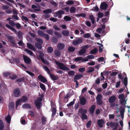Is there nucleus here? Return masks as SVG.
I'll list each match as a JSON object with an SVG mask.
<instances>
[{
	"mask_svg": "<svg viewBox=\"0 0 130 130\" xmlns=\"http://www.w3.org/2000/svg\"><path fill=\"white\" fill-rule=\"evenodd\" d=\"M28 100V98L27 96L26 95L23 96L21 99H19L16 101L15 104L16 108H17L19 105H21V103L22 102L23 103L26 102Z\"/></svg>",
	"mask_w": 130,
	"mask_h": 130,
	"instance_id": "f257e3e1",
	"label": "nucleus"
},
{
	"mask_svg": "<svg viewBox=\"0 0 130 130\" xmlns=\"http://www.w3.org/2000/svg\"><path fill=\"white\" fill-rule=\"evenodd\" d=\"M55 63L58 66L59 68L61 70L65 71H68L70 70V69L66 67L63 63L57 61H55Z\"/></svg>",
	"mask_w": 130,
	"mask_h": 130,
	"instance_id": "f03ea898",
	"label": "nucleus"
},
{
	"mask_svg": "<svg viewBox=\"0 0 130 130\" xmlns=\"http://www.w3.org/2000/svg\"><path fill=\"white\" fill-rule=\"evenodd\" d=\"M116 100V97L114 96H110L108 99V102L110 103V106L114 107L115 106V103H114Z\"/></svg>",
	"mask_w": 130,
	"mask_h": 130,
	"instance_id": "7ed1b4c3",
	"label": "nucleus"
},
{
	"mask_svg": "<svg viewBox=\"0 0 130 130\" xmlns=\"http://www.w3.org/2000/svg\"><path fill=\"white\" fill-rule=\"evenodd\" d=\"M89 46L88 45H86L83 46L81 47V49L79 52V54L80 55H82L83 54H85L87 49L88 48Z\"/></svg>",
	"mask_w": 130,
	"mask_h": 130,
	"instance_id": "20e7f679",
	"label": "nucleus"
},
{
	"mask_svg": "<svg viewBox=\"0 0 130 130\" xmlns=\"http://www.w3.org/2000/svg\"><path fill=\"white\" fill-rule=\"evenodd\" d=\"M102 96L101 94H99L97 96L96 99L97 105H100L102 104L103 102L102 100Z\"/></svg>",
	"mask_w": 130,
	"mask_h": 130,
	"instance_id": "39448f33",
	"label": "nucleus"
},
{
	"mask_svg": "<svg viewBox=\"0 0 130 130\" xmlns=\"http://www.w3.org/2000/svg\"><path fill=\"white\" fill-rule=\"evenodd\" d=\"M83 40L81 38H79L76 40H74L72 42V44L74 46H76L82 43Z\"/></svg>",
	"mask_w": 130,
	"mask_h": 130,
	"instance_id": "423d86ee",
	"label": "nucleus"
},
{
	"mask_svg": "<svg viewBox=\"0 0 130 130\" xmlns=\"http://www.w3.org/2000/svg\"><path fill=\"white\" fill-rule=\"evenodd\" d=\"M21 94V92L19 88H17L13 90V95L16 97H19Z\"/></svg>",
	"mask_w": 130,
	"mask_h": 130,
	"instance_id": "0eeeda50",
	"label": "nucleus"
},
{
	"mask_svg": "<svg viewBox=\"0 0 130 130\" xmlns=\"http://www.w3.org/2000/svg\"><path fill=\"white\" fill-rule=\"evenodd\" d=\"M7 38L9 42L12 44L13 45H17V44L15 43V40L13 39V37L8 36H7Z\"/></svg>",
	"mask_w": 130,
	"mask_h": 130,
	"instance_id": "6e6552de",
	"label": "nucleus"
},
{
	"mask_svg": "<svg viewBox=\"0 0 130 130\" xmlns=\"http://www.w3.org/2000/svg\"><path fill=\"white\" fill-rule=\"evenodd\" d=\"M23 59L25 63L27 64H29L31 62V60L30 58L25 55H23Z\"/></svg>",
	"mask_w": 130,
	"mask_h": 130,
	"instance_id": "1a4fd4ad",
	"label": "nucleus"
},
{
	"mask_svg": "<svg viewBox=\"0 0 130 130\" xmlns=\"http://www.w3.org/2000/svg\"><path fill=\"white\" fill-rule=\"evenodd\" d=\"M34 104L37 109H40L42 106V103L41 102L37 101L35 100L34 102Z\"/></svg>",
	"mask_w": 130,
	"mask_h": 130,
	"instance_id": "9d476101",
	"label": "nucleus"
},
{
	"mask_svg": "<svg viewBox=\"0 0 130 130\" xmlns=\"http://www.w3.org/2000/svg\"><path fill=\"white\" fill-rule=\"evenodd\" d=\"M38 34L40 36L44 37L47 41L49 40L50 38L49 36L45 33H38Z\"/></svg>",
	"mask_w": 130,
	"mask_h": 130,
	"instance_id": "9b49d317",
	"label": "nucleus"
},
{
	"mask_svg": "<svg viewBox=\"0 0 130 130\" xmlns=\"http://www.w3.org/2000/svg\"><path fill=\"white\" fill-rule=\"evenodd\" d=\"M38 79L43 83H45L47 81L45 78L42 75H40L38 76Z\"/></svg>",
	"mask_w": 130,
	"mask_h": 130,
	"instance_id": "f8f14e48",
	"label": "nucleus"
},
{
	"mask_svg": "<svg viewBox=\"0 0 130 130\" xmlns=\"http://www.w3.org/2000/svg\"><path fill=\"white\" fill-rule=\"evenodd\" d=\"M80 103L82 105H84L86 104V100L84 97H81L80 99Z\"/></svg>",
	"mask_w": 130,
	"mask_h": 130,
	"instance_id": "ddd939ff",
	"label": "nucleus"
},
{
	"mask_svg": "<svg viewBox=\"0 0 130 130\" xmlns=\"http://www.w3.org/2000/svg\"><path fill=\"white\" fill-rule=\"evenodd\" d=\"M97 123L99 126L100 127H102L103 124L105 123L104 120L102 119H99L97 121Z\"/></svg>",
	"mask_w": 130,
	"mask_h": 130,
	"instance_id": "4468645a",
	"label": "nucleus"
},
{
	"mask_svg": "<svg viewBox=\"0 0 130 130\" xmlns=\"http://www.w3.org/2000/svg\"><path fill=\"white\" fill-rule=\"evenodd\" d=\"M27 47L29 49L32 50L34 51L36 50V49L35 48L34 46L31 44L29 43H27Z\"/></svg>",
	"mask_w": 130,
	"mask_h": 130,
	"instance_id": "2eb2a0df",
	"label": "nucleus"
},
{
	"mask_svg": "<svg viewBox=\"0 0 130 130\" xmlns=\"http://www.w3.org/2000/svg\"><path fill=\"white\" fill-rule=\"evenodd\" d=\"M83 77V76L82 75L77 74L74 76V80H78Z\"/></svg>",
	"mask_w": 130,
	"mask_h": 130,
	"instance_id": "dca6fc26",
	"label": "nucleus"
},
{
	"mask_svg": "<svg viewBox=\"0 0 130 130\" xmlns=\"http://www.w3.org/2000/svg\"><path fill=\"white\" fill-rule=\"evenodd\" d=\"M95 108L96 105H93L91 106L89 109L91 113H92L94 112Z\"/></svg>",
	"mask_w": 130,
	"mask_h": 130,
	"instance_id": "f3484780",
	"label": "nucleus"
},
{
	"mask_svg": "<svg viewBox=\"0 0 130 130\" xmlns=\"http://www.w3.org/2000/svg\"><path fill=\"white\" fill-rule=\"evenodd\" d=\"M64 45L62 43H59L57 45V48L59 50H62L64 48Z\"/></svg>",
	"mask_w": 130,
	"mask_h": 130,
	"instance_id": "a211bd4d",
	"label": "nucleus"
},
{
	"mask_svg": "<svg viewBox=\"0 0 130 130\" xmlns=\"http://www.w3.org/2000/svg\"><path fill=\"white\" fill-rule=\"evenodd\" d=\"M107 5L105 2L101 3V8L102 9H105L107 7Z\"/></svg>",
	"mask_w": 130,
	"mask_h": 130,
	"instance_id": "6ab92c4d",
	"label": "nucleus"
},
{
	"mask_svg": "<svg viewBox=\"0 0 130 130\" xmlns=\"http://www.w3.org/2000/svg\"><path fill=\"white\" fill-rule=\"evenodd\" d=\"M52 113L51 115V117L53 118L55 115L56 112V109L55 107H53L52 108Z\"/></svg>",
	"mask_w": 130,
	"mask_h": 130,
	"instance_id": "aec40b11",
	"label": "nucleus"
},
{
	"mask_svg": "<svg viewBox=\"0 0 130 130\" xmlns=\"http://www.w3.org/2000/svg\"><path fill=\"white\" fill-rule=\"evenodd\" d=\"M23 108L30 109L31 107L30 105L28 104L25 103L22 106Z\"/></svg>",
	"mask_w": 130,
	"mask_h": 130,
	"instance_id": "412c9836",
	"label": "nucleus"
},
{
	"mask_svg": "<svg viewBox=\"0 0 130 130\" xmlns=\"http://www.w3.org/2000/svg\"><path fill=\"white\" fill-rule=\"evenodd\" d=\"M50 76L51 79L53 80H57L58 78V77L54 74H50Z\"/></svg>",
	"mask_w": 130,
	"mask_h": 130,
	"instance_id": "4be33fe9",
	"label": "nucleus"
},
{
	"mask_svg": "<svg viewBox=\"0 0 130 130\" xmlns=\"http://www.w3.org/2000/svg\"><path fill=\"white\" fill-rule=\"evenodd\" d=\"M87 112V110L85 109L80 108L79 109L78 112L82 114V113H86Z\"/></svg>",
	"mask_w": 130,
	"mask_h": 130,
	"instance_id": "5701e85b",
	"label": "nucleus"
},
{
	"mask_svg": "<svg viewBox=\"0 0 130 130\" xmlns=\"http://www.w3.org/2000/svg\"><path fill=\"white\" fill-rule=\"evenodd\" d=\"M94 71V68L93 67H88V70H87V72L90 73Z\"/></svg>",
	"mask_w": 130,
	"mask_h": 130,
	"instance_id": "b1692460",
	"label": "nucleus"
},
{
	"mask_svg": "<svg viewBox=\"0 0 130 130\" xmlns=\"http://www.w3.org/2000/svg\"><path fill=\"white\" fill-rule=\"evenodd\" d=\"M43 68L46 71L47 74L50 75V74H51L50 73V71L49 68L46 66H43Z\"/></svg>",
	"mask_w": 130,
	"mask_h": 130,
	"instance_id": "393cba45",
	"label": "nucleus"
},
{
	"mask_svg": "<svg viewBox=\"0 0 130 130\" xmlns=\"http://www.w3.org/2000/svg\"><path fill=\"white\" fill-rule=\"evenodd\" d=\"M4 127V125L2 120L0 119V130H3Z\"/></svg>",
	"mask_w": 130,
	"mask_h": 130,
	"instance_id": "a878e982",
	"label": "nucleus"
},
{
	"mask_svg": "<svg viewBox=\"0 0 130 130\" xmlns=\"http://www.w3.org/2000/svg\"><path fill=\"white\" fill-rule=\"evenodd\" d=\"M41 123L42 124H45L46 121V118L43 116L41 117Z\"/></svg>",
	"mask_w": 130,
	"mask_h": 130,
	"instance_id": "bb28decb",
	"label": "nucleus"
},
{
	"mask_svg": "<svg viewBox=\"0 0 130 130\" xmlns=\"http://www.w3.org/2000/svg\"><path fill=\"white\" fill-rule=\"evenodd\" d=\"M42 44L38 43H35V47L38 49L39 50H40L42 49Z\"/></svg>",
	"mask_w": 130,
	"mask_h": 130,
	"instance_id": "cd10ccee",
	"label": "nucleus"
},
{
	"mask_svg": "<svg viewBox=\"0 0 130 130\" xmlns=\"http://www.w3.org/2000/svg\"><path fill=\"white\" fill-rule=\"evenodd\" d=\"M60 52L58 50H56L55 51V54L56 56L57 57H58L61 55Z\"/></svg>",
	"mask_w": 130,
	"mask_h": 130,
	"instance_id": "c85d7f7f",
	"label": "nucleus"
},
{
	"mask_svg": "<svg viewBox=\"0 0 130 130\" xmlns=\"http://www.w3.org/2000/svg\"><path fill=\"white\" fill-rule=\"evenodd\" d=\"M16 81L19 83L24 82H25V78L24 77H21L17 79Z\"/></svg>",
	"mask_w": 130,
	"mask_h": 130,
	"instance_id": "c756f323",
	"label": "nucleus"
},
{
	"mask_svg": "<svg viewBox=\"0 0 130 130\" xmlns=\"http://www.w3.org/2000/svg\"><path fill=\"white\" fill-rule=\"evenodd\" d=\"M81 118L82 120L87 119H88L87 116L85 113H82Z\"/></svg>",
	"mask_w": 130,
	"mask_h": 130,
	"instance_id": "7c9ffc66",
	"label": "nucleus"
},
{
	"mask_svg": "<svg viewBox=\"0 0 130 130\" xmlns=\"http://www.w3.org/2000/svg\"><path fill=\"white\" fill-rule=\"evenodd\" d=\"M39 57L41 59V60L42 59H44L43 58L44 56V54L43 53L40 51H39Z\"/></svg>",
	"mask_w": 130,
	"mask_h": 130,
	"instance_id": "2f4dec72",
	"label": "nucleus"
},
{
	"mask_svg": "<svg viewBox=\"0 0 130 130\" xmlns=\"http://www.w3.org/2000/svg\"><path fill=\"white\" fill-rule=\"evenodd\" d=\"M121 110L120 111V115L122 118H123L124 117V109L122 107L121 108Z\"/></svg>",
	"mask_w": 130,
	"mask_h": 130,
	"instance_id": "473e14b6",
	"label": "nucleus"
},
{
	"mask_svg": "<svg viewBox=\"0 0 130 130\" xmlns=\"http://www.w3.org/2000/svg\"><path fill=\"white\" fill-rule=\"evenodd\" d=\"M11 119V116L10 115H8L7 117L6 118L5 120L7 123H10Z\"/></svg>",
	"mask_w": 130,
	"mask_h": 130,
	"instance_id": "72a5a7b5",
	"label": "nucleus"
},
{
	"mask_svg": "<svg viewBox=\"0 0 130 130\" xmlns=\"http://www.w3.org/2000/svg\"><path fill=\"white\" fill-rule=\"evenodd\" d=\"M75 50V48L71 46L69 47L68 48V51L70 52H73Z\"/></svg>",
	"mask_w": 130,
	"mask_h": 130,
	"instance_id": "f704fd0d",
	"label": "nucleus"
},
{
	"mask_svg": "<svg viewBox=\"0 0 130 130\" xmlns=\"http://www.w3.org/2000/svg\"><path fill=\"white\" fill-rule=\"evenodd\" d=\"M37 43L42 44L43 42L42 40L40 38H38L36 39Z\"/></svg>",
	"mask_w": 130,
	"mask_h": 130,
	"instance_id": "c9c22d12",
	"label": "nucleus"
},
{
	"mask_svg": "<svg viewBox=\"0 0 130 130\" xmlns=\"http://www.w3.org/2000/svg\"><path fill=\"white\" fill-rule=\"evenodd\" d=\"M28 54L30 55L31 56H32L33 54V52L31 51L28 49H25L24 50Z\"/></svg>",
	"mask_w": 130,
	"mask_h": 130,
	"instance_id": "e433bc0d",
	"label": "nucleus"
},
{
	"mask_svg": "<svg viewBox=\"0 0 130 130\" xmlns=\"http://www.w3.org/2000/svg\"><path fill=\"white\" fill-rule=\"evenodd\" d=\"M41 60L43 63L47 65H48L49 64L48 61L46 60L44 58L42 59Z\"/></svg>",
	"mask_w": 130,
	"mask_h": 130,
	"instance_id": "4c0bfd02",
	"label": "nucleus"
},
{
	"mask_svg": "<svg viewBox=\"0 0 130 130\" xmlns=\"http://www.w3.org/2000/svg\"><path fill=\"white\" fill-rule=\"evenodd\" d=\"M6 26L8 28L10 29L11 30H12L14 32H15L16 31L15 30L14 28L10 26L8 24L6 25Z\"/></svg>",
	"mask_w": 130,
	"mask_h": 130,
	"instance_id": "58836bf2",
	"label": "nucleus"
},
{
	"mask_svg": "<svg viewBox=\"0 0 130 130\" xmlns=\"http://www.w3.org/2000/svg\"><path fill=\"white\" fill-rule=\"evenodd\" d=\"M40 88L44 91L46 90L45 87V85L43 84L40 83Z\"/></svg>",
	"mask_w": 130,
	"mask_h": 130,
	"instance_id": "ea45409f",
	"label": "nucleus"
},
{
	"mask_svg": "<svg viewBox=\"0 0 130 130\" xmlns=\"http://www.w3.org/2000/svg\"><path fill=\"white\" fill-rule=\"evenodd\" d=\"M14 107V104L13 103L11 102L9 104V107L10 109H12Z\"/></svg>",
	"mask_w": 130,
	"mask_h": 130,
	"instance_id": "a19ab883",
	"label": "nucleus"
},
{
	"mask_svg": "<svg viewBox=\"0 0 130 130\" xmlns=\"http://www.w3.org/2000/svg\"><path fill=\"white\" fill-rule=\"evenodd\" d=\"M76 10L75 8L73 7H71L70 10V12L71 13H74L75 12Z\"/></svg>",
	"mask_w": 130,
	"mask_h": 130,
	"instance_id": "79ce46f5",
	"label": "nucleus"
},
{
	"mask_svg": "<svg viewBox=\"0 0 130 130\" xmlns=\"http://www.w3.org/2000/svg\"><path fill=\"white\" fill-rule=\"evenodd\" d=\"M123 83L125 86H126L127 84V79L126 77H125L124 79Z\"/></svg>",
	"mask_w": 130,
	"mask_h": 130,
	"instance_id": "37998d69",
	"label": "nucleus"
},
{
	"mask_svg": "<svg viewBox=\"0 0 130 130\" xmlns=\"http://www.w3.org/2000/svg\"><path fill=\"white\" fill-rule=\"evenodd\" d=\"M75 72L73 71H69L68 72V74L69 76H73L74 75Z\"/></svg>",
	"mask_w": 130,
	"mask_h": 130,
	"instance_id": "c03bdc74",
	"label": "nucleus"
},
{
	"mask_svg": "<svg viewBox=\"0 0 130 130\" xmlns=\"http://www.w3.org/2000/svg\"><path fill=\"white\" fill-rule=\"evenodd\" d=\"M47 51L49 53H52L53 51V48L51 47H48L47 49Z\"/></svg>",
	"mask_w": 130,
	"mask_h": 130,
	"instance_id": "a18cd8bd",
	"label": "nucleus"
},
{
	"mask_svg": "<svg viewBox=\"0 0 130 130\" xmlns=\"http://www.w3.org/2000/svg\"><path fill=\"white\" fill-rule=\"evenodd\" d=\"M57 38L54 37H53L51 39V41L52 42L54 43H56L57 41Z\"/></svg>",
	"mask_w": 130,
	"mask_h": 130,
	"instance_id": "49530a36",
	"label": "nucleus"
},
{
	"mask_svg": "<svg viewBox=\"0 0 130 130\" xmlns=\"http://www.w3.org/2000/svg\"><path fill=\"white\" fill-rule=\"evenodd\" d=\"M97 49L96 48H94L91 51L90 54H95L96 53Z\"/></svg>",
	"mask_w": 130,
	"mask_h": 130,
	"instance_id": "de8ad7c7",
	"label": "nucleus"
},
{
	"mask_svg": "<svg viewBox=\"0 0 130 130\" xmlns=\"http://www.w3.org/2000/svg\"><path fill=\"white\" fill-rule=\"evenodd\" d=\"M120 103L122 105H125L126 104V101L125 100V99L120 100Z\"/></svg>",
	"mask_w": 130,
	"mask_h": 130,
	"instance_id": "09e8293b",
	"label": "nucleus"
},
{
	"mask_svg": "<svg viewBox=\"0 0 130 130\" xmlns=\"http://www.w3.org/2000/svg\"><path fill=\"white\" fill-rule=\"evenodd\" d=\"M75 100V99H74L73 101L70 102L69 104H67V106L69 107L74 105V104Z\"/></svg>",
	"mask_w": 130,
	"mask_h": 130,
	"instance_id": "8fccbe9b",
	"label": "nucleus"
},
{
	"mask_svg": "<svg viewBox=\"0 0 130 130\" xmlns=\"http://www.w3.org/2000/svg\"><path fill=\"white\" fill-rule=\"evenodd\" d=\"M90 19L91 20L92 23L94 24V19L92 15H91L89 17Z\"/></svg>",
	"mask_w": 130,
	"mask_h": 130,
	"instance_id": "3c124183",
	"label": "nucleus"
},
{
	"mask_svg": "<svg viewBox=\"0 0 130 130\" xmlns=\"http://www.w3.org/2000/svg\"><path fill=\"white\" fill-rule=\"evenodd\" d=\"M64 20L66 21H70L71 20V17L68 16H66L64 18Z\"/></svg>",
	"mask_w": 130,
	"mask_h": 130,
	"instance_id": "603ef678",
	"label": "nucleus"
},
{
	"mask_svg": "<svg viewBox=\"0 0 130 130\" xmlns=\"http://www.w3.org/2000/svg\"><path fill=\"white\" fill-rule=\"evenodd\" d=\"M10 78L12 80H15L17 78V76L16 75H13L12 76H10Z\"/></svg>",
	"mask_w": 130,
	"mask_h": 130,
	"instance_id": "864d4df0",
	"label": "nucleus"
},
{
	"mask_svg": "<svg viewBox=\"0 0 130 130\" xmlns=\"http://www.w3.org/2000/svg\"><path fill=\"white\" fill-rule=\"evenodd\" d=\"M82 59V57H77L75 58L74 60L75 61L78 62L81 61Z\"/></svg>",
	"mask_w": 130,
	"mask_h": 130,
	"instance_id": "5fc2aeb1",
	"label": "nucleus"
},
{
	"mask_svg": "<svg viewBox=\"0 0 130 130\" xmlns=\"http://www.w3.org/2000/svg\"><path fill=\"white\" fill-rule=\"evenodd\" d=\"M91 120L89 121L87 123L86 127L87 128L90 127L91 124Z\"/></svg>",
	"mask_w": 130,
	"mask_h": 130,
	"instance_id": "6e6d98bb",
	"label": "nucleus"
},
{
	"mask_svg": "<svg viewBox=\"0 0 130 130\" xmlns=\"http://www.w3.org/2000/svg\"><path fill=\"white\" fill-rule=\"evenodd\" d=\"M124 96L123 94H121L119 95L118 98L120 100L124 99Z\"/></svg>",
	"mask_w": 130,
	"mask_h": 130,
	"instance_id": "4d7b16f0",
	"label": "nucleus"
},
{
	"mask_svg": "<svg viewBox=\"0 0 130 130\" xmlns=\"http://www.w3.org/2000/svg\"><path fill=\"white\" fill-rule=\"evenodd\" d=\"M37 7L35 5H33L32 6V8L33 9H35V10L37 11H39L40 10L39 9H37Z\"/></svg>",
	"mask_w": 130,
	"mask_h": 130,
	"instance_id": "13d9d810",
	"label": "nucleus"
},
{
	"mask_svg": "<svg viewBox=\"0 0 130 130\" xmlns=\"http://www.w3.org/2000/svg\"><path fill=\"white\" fill-rule=\"evenodd\" d=\"M90 36V35L89 33H87L83 35V37L87 38H89Z\"/></svg>",
	"mask_w": 130,
	"mask_h": 130,
	"instance_id": "bf43d9fd",
	"label": "nucleus"
},
{
	"mask_svg": "<svg viewBox=\"0 0 130 130\" xmlns=\"http://www.w3.org/2000/svg\"><path fill=\"white\" fill-rule=\"evenodd\" d=\"M66 4L68 5H71L74 4V2L72 1H69L66 2Z\"/></svg>",
	"mask_w": 130,
	"mask_h": 130,
	"instance_id": "052dcab7",
	"label": "nucleus"
},
{
	"mask_svg": "<svg viewBox=\"0 0 130 130\" xmlns=\"http://www.w3.org/2000/svg\"><path fill=\"white\" fill-rule=\"evenodd\" d=\"M85 70V68L84 67L78 69L79 71L80 72H84Z\"/></svg>",
	"mask_w": 130,
	"mask_h": 130,
	"instance_id": "680f3d73",
	"label": "nucleus"
},
{
	"mask_svg": "<svg viewBox=\"0 0 130 130\" xmlns=\"http://www.w3.org/2000/svg\"><path fill=\"white\" fill-rule=\"evenodd\" d=\"M110 127L111 128H112L114 127L116 125V122L113 123L112 122H110Z\"/></svg>",
	"mask_w": 130,
	"mask_h": 130,
	"instance_id": "e2e57ef3",
	"label": "nucleus"
},
{
	"mask_svg": "<svg viewBox=\"0 0 130 130\" xmlns=\"http://www.w3.org/2000/svg\"><path fill=\"white\" fill-rule=\"evenodd\" d=\"M64 13V12L63 10H59L56 12V14H58L60 15Z\"/></svg>",
	"mask_w": 130,
	"mask_h": 130,
	"instance_id": "0e129e2a",
	"label": "nucleus"
},
{
	"mask_svg": "<svg viewBox=\"0 0 130 130\" xmlns=\"http://www.w3.org/2000/svg\"><path fill=\"white\" fill-rule=\"evenodd\" d=\"M101 79L99 77L95 80L96 84H99L100 83V79Z\"/></svg>",
	"mask_w": 130,
	"mask_h": 130,
	"instance_id": "69168bd1",
	"label": "nucleus"
},
{
	"mask_svg": "<svg viewBox=\"0 0 130 130\" xmlns=\"http://www.w3.org/2000/svg\"><path fill=\"white\" fill-rule=\"evenodd\" d=\"M51 11L52 10L51 9H49L44 10L43 12L45 13H49L51 12Z\"/></svg>",
	"mask_w": 130,
	"mask_h": 130,
	"instance_id": "338daca9",
	"label": "nucleus"
},
{
	"mask_svg": "<svg viewBox=\"0 0 130 130\" xmlns=\"http://www.w3.org/2000/svg\"><path fill=\"white\" fill-rule=\"evenodd\" d=\"M102 87L103 89H105L106 88L107 86V83H106L104 84H103L102 85Z\"/></svg>",
	"mask_w": 130,
	"mask_h": 130,
	"instance_id": "774afa93",
	"label": "nucleus"
}]
</instances>
